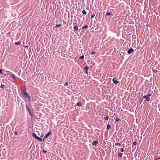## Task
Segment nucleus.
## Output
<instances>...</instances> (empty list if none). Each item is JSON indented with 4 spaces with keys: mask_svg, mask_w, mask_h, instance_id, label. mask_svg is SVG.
I'll list each match as a JSON object with an SVG mask.
<instances>
[{
    "mask_svg": "<svg viewBox=\"0 0 160 160\" xmlns=\"http://www.w3.org/2000/svg\"><path fill=\"white\" fill-rule=\"evenodd\" d=\"M52 134L51 131H49L48 133L46 134L44 136L43 138H41L40 137L37 136L36 134L34 132H33L32 134V136L35 138L37 140H39L41 142H44L45 141L44 138H47L48 136Z\"/></svg>",
    "mask_w": 160,
    "mask_h": 160,
    "instance_id": "nucleus-1",
    "label": "nucleus"
},
{
    "mask_svg": "<svg viewBox=\"0 0 160 160\" xmlns=\"http://www.w3.org/2000/svg\"><path fill=\"white\" fill-rule=\"evenodd\" d=\"M21 90L22 93L24 98L26 99H28L29 101H31V96L27 91L26 88L24 87L23 88H21Z\"/></svg>",
    "mask_w": 160,
    "mask_h": 160,
    "instance_id": "nucleus-2",
    "label": "nucleus"
},
{
    "mask_svg": "<svg viewBox=\"0 0 160 160\" xmlns=\"http://www.w3.org/2000/svg\"><path fill=\"white\" fill-rule=\"evenodd\" d=\"M26 109L28 111L29 114L30 115L31 118H34V114L32 113L30 109L27 105H26Z\"/></svg>",
    "mask_w": 160,
    "mask_h": 160,
    "instance_id": "nucleus-3",
    "label": "nucleus"
},
{
    "mask_svg": "<svg viewBox=\"0 0 160 160\" xmlns=\"http://www.w3.org/2000/svg\"><path fill=\"white\" fill-rule=\"evenodd\" d=\"M117 79H116V78H113L112 79L113 82L115 84H117L119 83V82L117 80Z\"/></svg>",
    "mask_w": 160,
    "mask_h": 160,
    "instance_id": "nucleus-4",
    "label": "nucleus"
},
{
    "mask_svg": "<svg viewBox=\"0 0 160 160\" xmlns=\"http://www.w3.org/2000/svg\"><path fill=\"white\" fill-rule=\"evenodd\" d=\"M134 51V50L132 48H130L128 51L127 52L128 54H130L131 53L133 52Z\"/></svg>",
    "mask_w": 160,
    "mask_h": 160,
    "instance_id": "nucleus-5",
    "label": "nucleus"
},
{
    "mask_svg": "<svg viewBox=\"0 0 160 160\" xmlns=\"http://www.w3.org/2000/svg\"><path fill=\"white\" fill-rule=\"evenodd\" d=\"M98 143L97 140H96L93 142L92 143V145L93 146H96Z\"/></svg>",
    "mask_w": 160,
    "mask_h": 160,
    "instance_id": "nucleus-6",
    "label": "nucleus"
},
{
    "mask_svg": "<svg viewBox=\"0 0 160 160\" xmlns=\"http://www.w3.org/2000/svg\"><path fill=\"white\" fill-rule=\"evenodd\" d=\"M110 129H111V126L109 123H108L107 125V130H109Z\"/></svg>",
    "mask_w": 160,
    "mask_h": 160,
    "instance_id": "nucleus-7",
    "label": "nucleus"
},
{
    "mask_svg": "<svg viewBox=\"0 0 160 160\" xmlns=\"http://www.w3.org/2000/svg\"><path fill=\"white\" fill-rule=\"evenodd\" d=\"M123 155L122 153H119L118 154V157L120 158H121L122 157V155Z\"/></svg>",
    "mask_w": 160,
    "mask_h": 160,
    "instance_id": "nucleus-8",
    "label": "nucleus"
},
{
    "mask_svg": "<svg viewBox=\"0 0 160 160\" xmlns=\"http://www.w3.org/2000/svg\"><path fill=\"white\" fill-rule=\"evenodd\" d=\"M73 29L75 31H77L78 30V27L77 26H75L74 27Z\"/></svg>",
    "mask_w": 160,
    "mask_h": 160,
    "instance_id": "nucleus-9",
    "label": "nucleus"
},
{
    "mask_svg": "<svg viewBox=\"0 0 160 160\" xmlns=\"http://www.w3.org/2000/svg\"><path fill=\"white\" fill-rule=\"evenodd\" d=\"M21 44V42H16L15 43V44L16 45H19Z\"/></svg>",
    "mask_w": 160,
    "mask_h": 160,
    "instance_id": "nucleus-10",
    "label": "nucleus"
},
{
    "mask_svg": "<svg viewBox=\"0 0 160 160\" xmlns=\"http://www.w3.org/2000/svg\"><path fill=\"white\" fill-rule=\"evenodd\" d=\"M11 76L13 79H15L16 78V76L13 74H12Z\"/></svg>",
    "mask_w": 160,
    "mask_h": 160,
    "instance_id": "nucleus-11",
    "label": "nucleus"
},
{
    "mask_svg": "<svg viewBox=\"0 0 160 160\" xmlns=\"http://www.w3.org/2000/svg\"><path fill=\"white\" fill-rule=\"evenodd\" d=\"M84 68L85 69V70H88L89 69L88 67L87 66H85Z\"/></svg>",
    "mask_w": 160,
    "mask_h": 160,
    "instance_id": "nucleus-12",
    "label": "nucleus"
},
{
    "mask_svg": "<svg viewBox=\"0 0 160 160\" xmlns=\"http://www.w3.org/2000/svg\"><path fill=\"white\" fill-rule=\"evenodd\" d=\"M61 26H62V25L61 24H57L55 26V27H55L58 28V27H60Z\"/></svg>",
    "mask_w": 160,
    "mask_h": 160,
    "instance_id": "nucleus-13",
    "label": "nucleus"
},
{
    "mask_svg": "<svg viewBox=\"0 0 160 160\" xmlns=\"http://www.w3.org/2000/svg\"><path fill=\"white\" fill-rule=\"evenodd\" d=\"M88 27V25H86L85 26L83 27L82 28V29H84L85 28H87Z\"/></svg>",
    "mask_w": 160,
    "mask_h": 160,
    "instance_id": "nucleus-14",
    "label": "nucleus"
},
{
    "mask_svg": "<svg viewBox=\"0 0 160 160\" xmlns=\"http://www.w3.org/2000/svg\"><path fill=\"white\" fill-rule=\"evenodd\" d=\"M82 13L84 14V15H85L87 12H86V11H85V10H82Z\"/></svg>",
    "mask_w": 160,
    "mask_h": 160,
    "instance_id": "nucleus-15",
    "label": "nucleus"
},
{
    "mask_svg": "<svg viewBox=\"0 0 160 160\" xmlns=\"http://www.w3.org/2000/svg\"><path fill=\"white\" fill-rule=\"evenodd\" d=\"M111 13L110 12H108L106 14V15L107 16H109L111 14Z\"/></svg>",
    "mask_w": 160,
    "mask_h": 160,
    "instance_id": "nucleus-16",
    "label": "nucleus"
},
{
    "mask_svg": "<svg viewBox=\"0 0 160 160\" xmlns=\"http://www.w3.org/2000/svg\"><path fill=\"white\" fill-rule=\"evenodd\" d=\"M76 104L77 105L79 106H81V105H82V104L81 102H78Z\"/></svg>",
    "mask_w": 160,
    "mask_h": 160,
    "instance_id": "nucleus-17",
    "label": "nucleus"
},
{
    "mask_svg": "<svg viewBox=\"0 0 160 160\" xmlns=\"http://www.w3.org/2000/svg\"><path fill=\"white\" fill-rule=\"evenodd\" d=\"M84 56L82 55L79 57V58L80 59H84Z\"/></svg>",
    "mask_w": 160,
    "mask_h": 160,
    "instance_id": "nucleus-18",
    "label": "nucleus"
},
{
    "mask_svg": "<svg viewBox=\"0 0 160 160\" xmlns=\"http://www.w3.org/2000/svg\"><path fill=\"white\" fill-rule=\"evenodd\" d=\"M104 118H105V120L107 121L109 117L108 116H107Z\"/></svg>",
    "mask_w": 160,
    "mask_h": 160,
    "instance_id": "nucleus-19",
    "label": "nucleus"
},
{
    "mask_svg": "<svg viewBox=\"0 0 160 160\" xmlns=\"http://www.w3.org/2000/svg\"><path fill=\"white\" fill-rule=\"evenodd\" d=\"M120 150L121 152H123L124 151V148H120Z\"/></svg>",
    "mask_w": 160,
    "mask_h": 160,
    "instance_id": "nucleus-20",
    "label": "nucleus"
},
{
    "mask_svg": "<svg viewBox=\"0 0 160 160\" xmlns=\"http://www.w3.org/2000/svg\"><path fill=\"white\" fill-rule=\"evenodd\" d=\"M0 87V88H4L5 87V86L3 84H1V85Z\"/></svg>",
    "mask_w": 160,
    "mask_h": 160,
    "instance_id": "nucleus-21",
    "label": "nucleus"
},
{
    "mask_svg": "<svg viewBox=\"0 0 160 160\" xmlns=\"http://www.w3.org/2000/svg\"><path fill=\"white\" fill-rule=\"evenodd\" d=\"M68 85V82H66L64 84V86H67Z\"/></svg>",
    "mask_w": 160,
    "mask_h": 160,
    "instance_id": "nucleus-22",
    "label": "nucleus"
},
{
    "mask_svg": "<svg viewBox=\"0 0 160 160\" xmlns=\"http://www.w3.org/2000/svg\"><path fill=\"white\" fill-rule=\"evenodd\" d=\"M115 120L117 122H118L120 120V119L118 118H117Z\"/></svg>",
    "mask_w": 160,
    "mask_h": 160,
    "instance_id": "nucleus-23",
    "label": "nucleus"
},
{
    "mask_svg": "<svg viewBox=\"0 0 160 160\" xmlns=\"http://www.w3.org/2000/svg\"><path fill=\"white\" fill-rule=\"evenodd\" d=\"M133 144L134 145H136L137 144V143L136 142H134L133 143Z\"/></svg>",
    "mask_w": 160,
    "mask_h": 160,
    "instance_id": "nucleus-24",
    "label": "nucleus"
},
{
    "mask_svg": "<svg viewBox=\"0 0 160 160\" xmlns=\"http://www.w3.org/2000/svg\"><path fill=\"white\" fill-rule=\"evenodd\" d=\"M95 14H93L91 16V18H93L95 17Z\"/></svg>",
    "mask_w": 160,
    "mask_h": 160,
    "instance_id": "nucleus-25",
    "label": "nucleus"
},
{
    "mask_svg": "<svg viewBox=\"0 0 160 160\" xmlns=\"http://www.w3.org/2000/svg\"><path fill=\"white\" fill-rule=\"evenodd\" d=\"M96 53V51H93V52H92L91 53V54H92H92H94Z\"/></svg>",
    "mask_w": 160,
    "mask_h": 160,
    "instance_id": "nucleus-26",
    "label": "nucleus"
},
{
    "mask_svg": "<svg viewBox=\"0 0 160 160\" xmlns=\"http://www.w3.org/2000/svg\"><path fill=\"white\" fill-rule=\"evenodd\" d=\"M120 145V143H116L115 144V146H118V145Z\"/></svg>",
    "mask_w": 160,
    "mask_h": 160,
    "instance_id": "nucleus-27",
    "label": "nucleus"
},
{
    "mask_svg": "<svg viewBox=\"0 0 160 160\" xmlns=\"http://www.w3.org/2000/svg\"><path fill=\"white\" fill-rule=\"evenodd\" d=\"M148 97H147V95H145L144 96H143V98H147Z\"/></svg>",
    "mask_w": 160,
    "mask_h": 160,
    "instance_id": "nucleus-28",
    "label": "nucleus"
},
{
    "mask_svg": "<svg viewBox=\"0 0 160 160\" xmlns=\"http://www.w3.org/2000/svg\"><path fill=\"white\" fill-rule=\"evenodd\" d=\"M42 152H43L45 153L47 152V151H46V150H43L42 151Z\"/></svg>",
    "mask_w": 160,
    "mask_h": 160,
    "instance_id": "nucleus-29",
    "label": "nucleus"
},
{
    "mask_svg": "<svg viewBox=\"0 0 160 160\" xmlns=\"http://www.w3.org/2000/svg\"><path fill=\"white\" fill-rule=\"evenodd\" d=\"M0 74H2V69H0Z\"/></svg>",
    "mask_w": 160,
    "mask_h": 160,
    "instance_id": "nucleus-30",
    "label": "nucleus"
},
{
    "mask_svg": "<svg viewBox=\"0 0 160 160\" xmlns=\"http://www.w3.org/2000/svg\"><path fill=\"white\" fill-rule=\"evenodd\" d=\"M88 70H85V73H86L87 75L88 74Z\"/></svg>",
    "mask_w": 160,
    "mask_h": 160,
    "instance_id": "nucleus-31",
    "label": "nucleus"
},
{
    "mask_svg": "<svg viewBox=\"0 0 160 160\" xmlns=\"http://www.w3.org/2000/svg\"><path fill=\"white\" fill-rule=\"evenodd\" d=\"M14 134L16 135H18L17 132L16 131L15 132Z\"/></svg>",
    "mask_w": 160,
    "mask_h": 160,
    "instance_id": "nucleus-32",
    "label": "nucleus"
},
{
    "mask_svg": "<svg viewBox=\"0 0 160 160\" xmlns=\"http://www.w3.org/2000/svg\"><path fill=\"white\" fill-rule=\"evenodd\" d=\"M147 97H148L149 96H151V94H148V95H147Z\"/></svg>",
    "mask_w": 160,
    "mask_h": 160,
    "instance_id": "nucleus-33",
    "label": "nucleus"
},
{
    "mask_svg": "<svg viewBox=\"0 0 160 160\" xmlns=\"http://www.w3.org/2000/svg\"><path fill=\"white\" fill-rule=\"evenodd\" d=\"M156 160H160V157L158 158H157L156 159Z\"/></svg>",
    "mask_w": 160,
    "mask_h": 160,
    "instance_id": "nucleus-34",
    "label": "nucleus"
},
{
    "mask_svg": "<svg viewBox=\"0 0 160 160\" xmlns=\"http://www.w3.org/2000/svg\"><path fill=\"white\" fill-rule=\"evenodd\" d=\"M43 137V135H41L40 136V138H42V137Z\"/></svg>",
    "mask_w": 160,
    "mask_h": 160,
    "instance_id": "nucleus-35",
    "label": "nucleus"
},
{
    "mask_svg": "<svg viewBox=\"0 0 160 160\" xmlns=\"http://www.w3.org/2000/svg\"><path fill=\"white\" fill-rule=\"evenodd\" d=\"M146 26L147 27H148V25H146Z\"/></svg>",
    "mask_w": 160,
    "mask_h": 160,
    "instance_id": "nucleus-36",
    "label": "nucleus"
}]
</instances>
